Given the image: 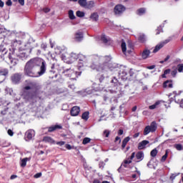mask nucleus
Instances as JSON below:
<instances>
[{"label":"nucleus","instance_id":"obj_25","mask_svg":"<svg viewBox=\"0 0 183 183\" xmlns=\"http://www.w3.org/2000/svg\"><path fill=\"white\" fill-rule=\"evenodd\" d=\"M43 141L44 142H49V144H54V142H55L54 139H52L51 137H44Z\"/></svg>","mask_w":183,"mask_h":183},{"label":"nucleus","instance_id":"obj_58","mask_svg":"<svg viewBox=\"0 0 183 183\" xmlns=\"http://www.w3.org/2000/svg\"><path fill=\"white\" fill-rule=\"evenodd\" d=\"M134 158H135V152H133L132 154V155L130 156V158H129V159H131V161H132L134 159Z\"/></svg>","mask_w":183,"mask_h":183},{"label":"nucleus","instance_id":"obj_44","mask_svg":"<svg viewBox=\"0 0 183 183\" xmlns=\"http://www.w3.org/2000/svg\"><path fill=\"white\" fill-rule=\"evenodd\" d=\"M177 69H174L171 71V75L172 76H173L174 78H175V76H177Z\"/></svg>","mask_w":183,"mask_h":183},{"label":"nucleus","instance_id":"obj_21","mask_svg":"<svg viewBox=\"0 0 183 183\" xmlns=\"http://www.w3.org/2000/svg\"><path fill=\"white\" fill-rule=\"evenodd\" d=\"M56 129H62V126L61 125H54L49 127V132H54V131H56Z\"/></svg>","mask_w":183,"mask_h":183},{"label":"nucleus","instance_id":"obj_29","mask_svg":"<svg viewBox=\"0 0 183 183\" xmlns=\"http://www.w3.org/2000/svg\"><path fill=\"white\" fill-rule=\"evenodd\" d=\"M69 19L74 20L75 19V14H74V11L73 10H69Z\"/></svg>","mask_w":183,"mask_h":183},{"label":"nucleus","instance_id":"obj_26","mask_svg":"<svg viewBox=\"0 0 183 183\" xmlns=\"http://www.w3.org/2000/svg\"><path fill=\"white\" fill-rule=\"evenodd\" d=\"M94 6H95V2H94V1H90L86 4V7L88 9H92Z\"/></svg>","mask_w":183,"mask_h":183},{"label":"nucleus","instance_id":"obj_38","mask_svg":"<svg viewBox=\"0 0 183 183\" xmlns=\"http://www.w3.org/2000/svg\"><path fill=\"white\" fill-rule=\"evenodd\" d=\"M79 4L81 6H86V0H79Z\"/></svg>","mask_w":183,"mask_h":183},{"label":"nucleus","instance_id":"obj_63","mask_svg":"<svg viewBox=\"0 0 183 183\" xmlns=\"http://www.w3.org/2000/svg\"><path fill=\"white\" fill-rule=\"evenodd\" d=\"M139 137V132H137L133 135V138H138Z\"/></svg>","mask_w":183,"mask_h":183},{"label":"nucleus","instance_id":"obj_41","mask_svg":"<svg viewBox=\"0 0 183 183\" xmlns=\"http://www.w3.org/2000/svg\"><path fill=\"white\" fill-rule=\"evenodd\" d=\"M178 72H183V64H179L177 65Z\"/></svg>","mask_w":183,"mask_h":183},{"label":"nucleus","instance_id":"obj_8","mask_svg":"<svg viewBox=\"0 0 183 183\" xmlns=\"http://www.w3.org/2000/svg\"><path fill=\"white\" fill-rule=\"evenodd\" d=\"M158 128V126L156 122H152L149 126H147L143 132V135L147 136L149 132H155L157 131V129Z\"/></svg>","mask_w":183,"mask_h":183},{"label":"nucleus","instance_id":"obj_14","mask_svg":"<svg viewBox=\"0 0 183 183\" xmlns=\"http://www.w3.org/2000/svg\"><path fill=\"white\" fill-rule=\"evenodd\" d=\"M82 39H84V33L81 31H76L74 35V41L76 42H81Z\"/></svg>","mask_w":183,"mask_h":183},{"label":"nucleus","instance_id":"obj_1","mask_svg":"<svg viewBox=\"0 0 183 183\" xmlns=\"http://www.w3.org/2000/svg\"><path fill=\"white\" fill-rule=\"evenodd\" d=\"M46 72V62L41 58H33L28 61L24 69V74L26 76L38 78Z\"/></svg>","mask_w":183,"mask_h":183},{"label":"nucleus","instance_id":"obj_3","mask_svg":"<svg viewBox=\"0 0 183 183\" xmlns=\"http://www.w3.org/2000/svg\"><path fill=\"white\" fill-rule=\"evenodd\" d=\"M26 85L23 88L21 97L26 101H31L34 98H41L40 94H42L41 91V86L38 83L32 81H26Z\"/></svg>","mask_w":183,"mask_h":183},{"label":"nucleus","instance_id":"obj_13","mask_svg":"<svg viewBox=\"0 0 183 183\" xmlns=\"http://www.w3.org/2000/svg\"><path fill=\"white\" fill-rule=\"evenodd\" d=\"M79 112H81V109L78 106H74L70 110V114L71 117H78L79 115Z\"/></svg>","mask_w":183,"mask_h":183},{"label":"nucleus","instance_id":"obj_17","mask_svg":"<svg viewBox=\"0 0 183 183\" xmlns=\"http://www.w3.org/2000/svg\"><path fill=\"white\" fill-rule=\"evenodd\" d=\"M140 55L142 59H147V58H149V55H151V51H149L148 49H145Z\"/></svg>","mask_w":183,"mask_h":183},{"label":"nucleus","instance_id":"obj_7","mask_svg":"<svg viewBox=\"0 0 183 183\" xmlns=\"http://www.w3.org/2000/svg\"><path fill=\"white\" fill-rule=\"evenodd\" d=\"M34 44L33 41H31V40L29 39L26 42H24L19 46V51H28L29 54H31L32 49L35 48Z\"/></svg>","mask_w":183,"mask_h":183},{"label":"nucleus","instance_id":"obj_53","mask_svg":"<svg viewBox=\"0 0 183 183\" xmlns=\"http://www.w3.org/2000/svg\"><path fill=\"white\" fill-rule=\"evenodd\" d=\"M51 70H50V72L55 74V71H54V69H55V64H51Z\"/></svg>","mask_w":183,"mask_h":183},{"label":"nucleus","instance_id":"obj_36","mask_svg":"<svg viewBox=\"0 0 183 183\" xmlns=\"http://www.w3.org/2000/svg\"><path fill=\"white\" fill-rule=\"evenodd\" d=\"M119 74L122 75V76H127V75H128V70H120Z\"/></svg>","mask_w":183,"mask_h":183},{"label":"nucleus","instance_id":"obj_4","mask_svg":"<svg viewBox=\"0 0 183 183\" xmlns=\"http://www.w3.org/2000/svg\"><path fill=\"white\" fill-rule=\"evenodd\" d=\"M7 54H8V49H6V46L4 44L0 45V59H5V58H8L10 61V64L13 66H15V65L18 64V59H15V54H14V53L12 54L9 53L6 56Z\"/></svg>","mask_w":183,"mask_h":183},{"label":"nucleus","instance_id":"obj_33","mask_svg":"<svg viewBox=\"0 0 183 183\" xmlns=\"http://www.w3.org/2000/svg\"><path fill=\"white\" fill-rule=\"evenodd\" d=\"M91 142V139L89 137H85L83 139L82 144L83 145H86V144H89Z\"/></svg>","mask_w":183,"mask_h":183},{"label":"nucleus","instance_id":"obj_35","mask_svg":"<svg viewBox=\"0 0 183 183\" xmlns=\"http://www.w3.org/2000/svg\"><path fill=\"white\" fill-rule=\"evenodd\" d=\"M122 52H127V43L124 41L122 42Z\"/></svg>","mask_w":183,"mask_h":183},{"label":"nucleus","instance_id":"obj_43","mask_svg":"<svg viewBox=\"0 0 183 183\" xmlns=\"http://www.w3.org/2000/svg\"><path fill=\"white\" fill-rule=\"evenodd\" d=\"M178 175H179V174H172V175L170 176L171 181H174V179L177 178V177H178Z\"/></svg>","mask_w":183,"mask_h":183},{"label":"nucleus","instance_id":"obj_6","mask_svg":"<svg viewBox=\"0 0 183 183\" xmlns=\"http://www.w3.org/2000/svg\"><path fill=\"white\" fill-rule=\"evenodd\" d=\"M65 76L70 78V79H76V78L82 74V70H79V71H75L71 69H66L63 71Z\"/></svg>","mask_w":183,"mask_h":183},{"label":"nucleus","instance_id":"obj_64","mask_svg":"<svg viewBox=\"0 0 183 183\" xmlns=\"http://www.w3.org/2000/svg\"><path fill=\"white\" fill-rule=\"evenodd\" d=\"M124 134V130L119 129L118 132V135H122Z\"/></svg>","mask_w":183,"mask_h":183},{"label":"nucleus","instance_id":"obj_31","mask_svg":"<svg viewBox=\"0 0 183 183\" xmlns=\"http://www.w3.org/2000/svg\"><path fill=\"white\" fill-rule=\"evenodd\" d=\"M158 154V150L157 149H154L153 150L151 151L150 152V155L151 157H152L153 158H155V157H157Z\"/></svg>","mask_w":183,"mask_h":183},{"label":"nucleus","instance_id":"obj_46","mask_svg":"<svg viewBox=\"0 0 183 183\" xmlns=\"http://www.w3.org/2000/svg\"><path fill=\"white\" fill-rule=\"evenodd\" d=\"M7 134L8 135H9L10 137H14V132L9 129L8 131H7Z\"/></svg>","mask_w":183,"mask_h":183},{"label":"nucleus","instance_id":"obj_20","mask_svg":"<svg viewBox=\"0 0 183 183\" xmlns=\"http://www.w3.org/2000/svg\"><path fill=\"white\" fill-rule=\"evenodd\" d=\"M149 144V141L148 140H143L142 142H139L138 144V149H144Z\"/></svg>","mask_w":183,"mask_h":183},{"label":"nucleus","instance_id":"obj_28","mask_svg":"<svg viewBox=\"0 0 183 183\" xmlns=\"http://www.w3.org/2000/svg\"><path fill=\"white\" fill-rule=\"evenodd\" d=\"M145 12H146L145 8L139 9L137 10V15H139L141 16L142 15H144Z\"/></svg>","mask_w":183,"mask_h":183},{"label":"nucleus","instance_id":"obj_55","mask_svg":"<svg viewBox=\"0 0 183 183\" xmlns=\"http://www.w3.org/2000/svg\"><path fill=\"white\" fill-rule=\"evenodd\" d=\"M19 4L21 5V6H24L25 5V0H18Z\"/></svg>","mask_w":183,"mask_h":183},{"label":"nucleus","instance_id":"obj_56","mask_svg":"<svg viewBox=\"0 0 183 183\" xmlns=\"http://www.w3.org/2000/svg\"><path fill=\"white\" fill-rule=\"evenodd\" d=\"M164 75H168V74L171 73V69H166V70H164Z\"/></svg>","mask_w":183,"mask_h":183},{"label":"nucleus","instance_id":"obj_2","mask_svg":"<svg viewBox=\"0 0 183 183\" xmlns=\"http://www.w3.org/2000/svg\"><path fill=\"white\" fill-rule=\"evenodd\" d=\"M92 64L90 68L93 70L97 71L98 72H107L109 69H111V56H98L93 55L92 57Z\"/></svg>","mask_w":183,"mask_h":183},{"label":"nucleus","instance_id":"obj_49","mask_svg":"<svg viewBox=\"0 0 183 183\" xmlns=\"http://www.w3.org/2000/svg\"><path fill=\"white\" fill-rule=\"evenodd\" d=\"M131 139V138L129 137H125L123 140V142L128 144V142H129V140Z\"/></svg>","mask_w":183,"mask_h":183},{"label":"nucleus","instance_id":"obj_42","mask_svg":"<svg viewBox=\"0 0 183 183\" xmlns=\"http://www.w3.org/2000/svg\"><path fill=\"white\" fill-rule=\"evenodd\" d=\"M6 32H8V30L5 29V27L4 26L0 27V34H5Z\"/></svg>","mask_w":183,"mask_h":183},{"label":"nucleus","instance_id":"obj_51","mask_svg":"<svg viewBox=\"0 0 183 183\" xmlns=\"http://www.w3.org/2000/svg\"><path fill=\"white\" fill-rule=\"evenodd\" d=\"M99 168L103 169L104 167H105V163H104V162H100L99 164Z\"/></svg>","mask_w":183,"mask_h":183},{"label":"nucleus","instance_id":"obj_40","mask_svg":"<svg viewBox=\"0 0 183 183\" xmlns=\"http://www.w3.org/2000/svg\"><path fill=\"white\" fill-rule=\"evenodd\" d=\"M158 105H159V102H157L155 104H154L153 105H151L149 107V108L150 109H155V108H157V107H158Z\"/></svg>","mask_w":183,"mask_h":183},{"label":"nucleus","instance_id":"obj_12","mask_svg":"<svg viewBox=\"0 0 183 183\" xmlns=\"http://www.w3.org/2000/svg\"><path fill=\"white\" fill-rule=\"evenodd\" d=\"M114 11L116 15H121L125 11V7L121 4H118L115 6Z\"/></svg>","mask_w":183,"mask_h":183},{"label":"nucleus","instance_id":"obj_37","mask_svg":"<svg viewBox=\"0 0 183 183\" xmlns=\"http://www.w3.org/2000/svg\"><path fill=\"white\" fill-rule=\"evenodd\" d=\"M167 158H168V150H166L164 155L162 156V162H165V161L167 160Z\"/></svg>","mask_w":183,"mask_h":183},{"label":"nucleus","instance_id":"obj_10","mask_svg":"<svg viewBox=\"0 0 183 183\" xmlns=\"http://www.w3.org/2000/svg\"><path fill=\"white\" fill-rule=\"evenodd\" d=\"M8 74H9L8 69H2L1 70H0V84H1V82H4V81L6 79Z\"/></svg>","mask_w":183,"mask_h":183},{"label":"nucleus","instance_id":"obj_54","mask_svg":"<svg viewBox=\"0 0 183 183\" xmlns=\"http://www.w3.org/2000/svg\"><path fill=\"white\" fill-rule=\"evenodd\" d=\"M105 79V76L104 74H102L99 79V82H102Z\"/></svg>","mask_w":183,"mask_h":183},{"label":"nucleus","instance_id":"obj_48","mask_svg":"<svg viewBox=\"0 0 183 183\" xmlns=\"http://www.w3.org/2000/svg\"><path fill=\"white\" fill-rule=\"evenodd\" d=\"M112 84H114V85H118V79L114 77V78L112 80Z\"/></svg>","mask_w":183,"mask_h":183},{"label":"nucleus","instance_id":"obj_23","mask_svg":"<svg viewBox=\"0 0 183 183\" xmlns=\"http://www.w3.org/2000/svg\"><path fill=\"white\" fill-rule=\"evenodd\" d=\"M164 88H172V80H167L163 83Z\"/></svg>","mask_w":183,"mask_h":183},{"label":"nucleus","instance_id":"obj_62","mask_svg":"<svg viewBox=\"0 0 183 183\" xmlns=\"http://www.w3.org/2000/svg\"><path fill=\"white\" fill-rule=\"evenodd\" d=\"M69 87L74 91L75 89V85L74 84H70L69 85Z\"/></svg>","mask_w":183,"mask_h":183},{"label":"nucleus","instance_id":"obj_22","mask_svg":"<svg viewBox=\"0 0 183 183\" xmlns=\"http://www.w3.org/2000/svg\"><path fill=\"white\" fill-rule=\"evenodd\" d=\"M136 158L138 159L137 162H141L142 159H144V152H139L136 154Z\"/></svg>","mask_w":183,"mask_h":183},{"label":"nucleus","instance_id":"obj_15","mask_svg":"<svg viewBox=\"0 0 183 183\" xmlns=\"http://www.w3.org/2000/svg\"><path fill=\"white\" fill-rule=\"evenodd\" d=\"M182 92L180 91L177 94V92H173V94L174 96V99H172V100L173 101L174 100L177 104H180V108H183V99L180 101L179 99L177 100V99H175V98H177V97H178V95H181Z\"/></svg>","mask_w":183,"mask_h":183},{"label":"nucleus","instance_id":"obj_11","mask_svg":"<svg viewBox=\"0 0 183 183\" xmlns=\"http://www.w3.org/2000/svg\"><path fill=\"white\" fill-rule=\"evenodd\" d=\"M35 137V130L29 129L25 133V139L26 141H31Z\"/></svg>","mask_w":183,"mask_h":183},{"label":"nucleus","instance_id":"obj_19","mask_svg":"<svg viewBox=\"0 0 183 183\" xmlns=\"http://www.w3.org/2000/svg\"><path fill=\"white\" fill-rule=\"evenodd\" d=\"M11 45L14 48H18L19 49V47L22 45V41L14 39L11 41Z\"/></svg>","mask_w":183,"mask_h":183},{"label":"nucleus","instance_id":"obj_57","mask_svg":"<svg viewBox=\"0 0 183 183\" xmlns=\"http://www.w3.org/2000/svg\"><path fill=\"white\" fill-rule=\"evenodd\" d=\"M6 4L7 6H11L12 5V1L11 0H7Z\"/></svg>","mask_w":183,"mask_h":183},{"label":"nucleus","instance_id":"obj_30","mask_svg":"<svg viewBox=\"0 0 183 183\" xmlns=\"http://www.w3.org/2000/svg\"><path fill=\"white\" fill-rule=\"evenodd\" d=\"M76 16H78L79 18H84V16H85V13L84 11H77L76 12Z\"/></svg>","mask_w":183,"mask_h":183},{"label":"nucleus","instance_id":"obj_34","mask_svg":"<svg viewBox=\"0 0 183 183\" xmlns=\"http://www.w3.org/2000/svg\"><path fill=\"white\" fill-rule=\"evenodd\" d=\"M26 162H28V158H24L21 162V167H26Z\"/></svg>","mask_w":183,"mask_h":183},{"label":"nucleus","instance_id":"obj_61","mask_svg":"<svg viewBox=\"0 0 183 183\" xmlns=\"http://www.w3.org/2000/svg\"><path fill=\"white\" fill-rule=\"evenodd\" d=\"M65 148H66V149H72V147H71V144H66L65 145Z\"/></svg>","mask_w":183,"mask_h":183},{"label":"nucleus","instance_id":"obj_16","mask_svg":"<svg viewBox=\"0 0 183 183\" xmlns=\"http://www.w3.org/2000/svg\"><path fill=\"white\" fill-rule=\"evenodd\" d=\"M168 42H169V40H165L164 41L157 44L153 50V54H157V52H158V51H159V49H161L164 46V45L168 44Z\"/></svg>","mask_w":183,"mask_h":183},{"label":"nucleus","instance_id":"obj_39","mask_svg":"<svg viewBox=\"0 0 183 183\" xmlns=\"http://www.w3.org/2000/svg\"><path fill=\"white\" fill-rule=\"evenodd\" d=\"M139 41L141 42H145V35L144 34H139Z\"/></svg>","mask_w":183,"mask_h":183},{"label":"nucleus","instance_id":"obj_45","mask_svg":"<svg viewBox=\"0 0 183 183\" xmlns=\"http://www.w3.org/2000/svg\"><path fill=\"white\" fill-rule=\"evenodd\" d=\"M162 31V26H159L157 29L156 35H159L161 34V31Z\"/></svg>","mask_w":183,"mask_h":183},{"label":"nucleus","instance_id":"obj_18","mask_svg":"<svg viewBox=\"0 0 183 183\" xmlns=\"http://www.w3.org/2000/svg\"><path fill=\"white\" fill-rule=\"evenodd\" d=\"M101 39H102V42H104V44H105V45H109V44L112 43L111 39L105 34L102 35Z\"/></svg>","mask_w":183,"mask_h":183},{"label":"nucleus","instance_id":"obj_47","mask_svg":"<svg viewBox=\"0 0 183 183\" xmlns=\"http://www.w3.org/2000/svg\"><path fill=\"white\" fill-rule=\"evenodd\" d=\"M56 145H59V147H62L63 145H65V142L61 141L56 142Z\"/></svg>","mask_w":183,"mask_h":183},{"label":"nucleus","instance_id":"obj_24","mask_svg":"<svg viewBox=\"0 0 183 183\" xmlns=\"http://www.w3.org/2000/svg\"><path fill=\"white\" fill-rule=\"evenodd\" d=\"M90 19H92V21H94L97 22L98 19H99V15H98V13L95 12L91 14Z\"/></svg>","mask_w":183,"mask_h":183},{"label":"nucleus","instance_id":"obj_5","mask_svg":"<svg viewBox=\"0 0 183 183\" xmlns=\"http://www.w3.org/2000/svg\"><path fill=\"white\" fill-rule=\"evenodd\" d=\"M70 56L71 59L74 60L78 59V58H81L79 59L77 69H79V71H84V69H85V64H86V57H85V56L72 52Z\"/></svg>","mask_w":183,"mask_h":183},{"label":"nucleus","instance_id":"obj_27","mask_svg":"<svg viewBox=\"0 0 183 183\" xmlns=\"http://www.w3.org/2000/svg\"><path fill=\"white\" fill-rule=\"evenodd\" d=\"M81 119L84 121H88L89 119V112H85L81 115Z\"/></svg>","mask_w":183,"mask_h":183},{"label":"nucleus","instance_id":"obj_32","mask_svg":"<svg viewBox=\"0 0 183 183\" xmlns=\"http://www.w3.org/2000/svg\"><path fill=\"white\" fill-rule=\"evenodd\" d=\"M174 148H176L177 151H182L183 146L182 144H174Z\"/></svg>","mask_w":183,"mask_h":183},{"label":"nucleus","instance_id":"obj_50","mask_svg":"<svg viewBox=\"0 0 183 183\" xmlns=\"http://www.w3.org/2000/svg\"><path fill=\"white\" fill-rule=\"evenodd\" d=\"M104 137H106V138H108V137H109V130H105L104 132Z\"/></svg>","mask_w":183,"mask_h":183},{"label":"nucleus","instance_id":"obj_52","mask_svg":"<svg viewBox=\"0 0 183 183\" xmlns=\"http://www.w3.org/2000/svg\"><path fill=\"white\" fill-rule=\"evenodd\" d=\"M41 177H42V173H41V172L36 173L34 175V178H41Z\"/></svg>","mask_w":183,"mask_h":183},{"label":"nucleus","instance_id":"obj_60","mask_svg":"<svg viewBox=\"0 0 183 183\" xmlns=\"http://www.w3.org/2000/svg\"><path fill=\"white\" fill-rule=\"evenodd\" d=\"M1 145L3 147H9V145H11V144H9V143H7V144L1 143Z\"/></svg>","mask_w":183,"mask_h":183},{"label":"nucleus","instance_id":"obj_59","mask_svg":"<svg viewBox=\"0 0 183 183\" xmlns=\"http://www.w3.org/2000/svg\"><path fill=\"white\" fill-rule=\"evenodd\" d=\"M131 162H132V161H131V159H129L124 160V163L127 164H131Z\"/></svg>","mask_w":183,"mask_h":183},{"label":"nucleus","instance_id":"obj_9","mask_svg":"<svg viewBox=\"0 0 183 183\" xmlns=\"http://www.w3.org/2000/svg\"><path fill=\"white\" fill-rule=\"evenodd\" d=\"M12 84L15 85L19 84L21 82V79H22V74L21 73H16L13 74L11 77Z\"/></svg>","mask_w":183,"mask_h":183}]
</instances>
